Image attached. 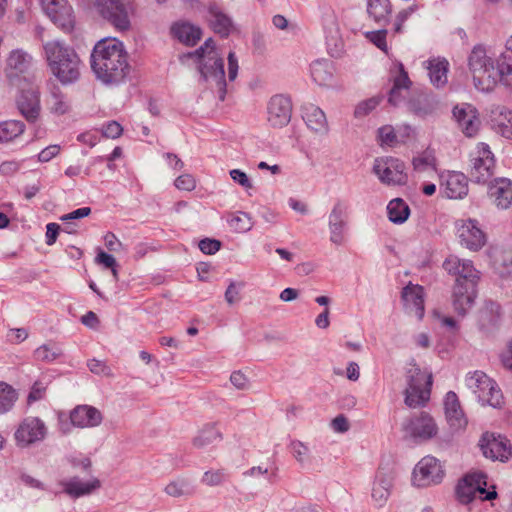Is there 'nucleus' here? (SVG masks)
Listing matches in <instances>:
<instances>
[{
  "label": "nucleus",
  "instance_id": "f257e3e1",
  "mask_svg": "<svg viewBox=\"0 0 512 512\" xmlns=\"http://www.w3.org/2000/svg\"><path fill=\"white\" fill-rule=\"evenodd\" d=\"M91 69L104 84H119L129 73L128 54L116 38H104L96 43L90 56Z\"/></svg>",
  "mask_w": 512,
  "mask_h": 512
},
{
  "label": "nucleus",
  "instance_id": "f03ea898",
  "mask_svg": "<svg viewBox=\"0 0 512 512\" xmlns=\"http://www.w3.org/2000/svg\"><path fill=\"white\" fill-rule=\"evenodd\" d=\"M467 65L478 91L490 92L498 83L512 85V65L497 60L483 45L472 48Z\"/></svg>",
  "mask_w": 512,
  "mask_h": 512
},
{
  "label": "nucleus",
  "instance_id": "7ed1b4c3",
  "mask_svg": "<svg viewBox=\"0 0 512 512\" xmlns=\"http://www.w3.org/2000/svg\"><path fill=\"white\" fill-rule=\"evenodd\" d=\"M184 58L196 59L201 78L217 94L218 99L224 101L227 93L224 61L215 49L212 38L207 39L204 45L194 52L183 55L182 59Z\"/></svg>",
  "mask_w": 512,
  "mask_h": 512
},
{
  "label": "nucleus",
  "instance_id": "20e7f679",
  "mask_svg": "<svg viewBox=\"0 0 512 512\" xmlns=\"http://www.w3.org/2000/svg\"><path fill=\"white\" fill-rule=\"evenodd\" d=\"M44 56L52 74L64 85L80 77L81 61L75 50L59 40L43 44Z\"/></svg>",
  "mask_w": 512,
  "mask_h": 512
},
{
  "label": "nucleus",
  "instance_id": "39448f33",
  "mask_svg": "<svg viewBox=\"0 0 512 512\" xmlns=\"http://www.w3.org/2000/svg\"><path fill=\"white\" fill-rule=\"evenodd\" d=\"M432 374L411 364L406 371L407 387L404 391V403L409 408L424 406L430 399Z\"/></svg>",
  "mask_w": 512,
  "mask_h": 512
},
{
  "label": "nucleus",
  "instance_id": "423d86ee",
  "mask_svg": "<svg viewBox=\"0 0 512 512\" xmlns=\"http://www.w3.org/2000/svg\"><path fill=\"white\" fill-rule=\"evenodd\" d=\"M466 386L476 395L484 405L494 408L502 404V393L497 384L482 371H475L466 377Z\"/></svg>",
  "mask_w": 512,
  "mask_h": 512
},
{
  "label": "nucleus",
  "instance_id": "0eeeda50",
  "mask_svg": "<svg viewBox=\"0 0 512 512\" xmlns=\"http://www.w3.org/2000/svg\"><path fill=\"white\" fill-rule=\"evenodd\" d=\"M403 161L393 157H381L374 161L373 172L385 185H404L408 176Z\"/></svg>",
  "mask_w": 512,
  "mask_h": 512
},
{
  "label": "nucleus",
  "instance_id": "6e6552de",
  "mask_svg": "<svg viewBox=\"0 0 512 512\" xmlns=\"http://www.w3.org/2000/svg\"><path fill=\"white\" fill-rule=\"evenodd\" d=\"M47 433L48 429L43 420L39 417L28 416L18 425L14 438L18 447L26 448L42 442Z\"/></svg>",
  "mask_w": 512,
  "mask_h": 512
},
{
  "label": "nucleus",
  "instance_id": "1a4fd4ad",
  "mask_svg": "<svg viewBox=\"0 0 512 512\" xmlns=\"http://www.w3.org/2000/svg\"><path fill=\"white\" fill-rule=\"evenodd\" d=\"M32 65L31 54L21 48L13 49L5 60L4 76L10 85L19 86Z\"/></svg>",
  "mask_w": 512,
  "mask_h": 512
},
{
  "label": "nucleus",
  "instance_id": "9d476101",
  "mask_svg": "<svg viewBox=\"0 0 512 512\" xmlns=\"http://www.w3.org/2000/svg\"><path fill=\"white\" fill-rule=\"evenodd\" d=\"M444 474L438 459L433 456H425L415 466L412 482L417 487H428L439 484L443 480Z\"/></svg>",
  "mask_w": 512,
  "mask_h": 512
},
{
  "label": "nucleus",
  "instance_id": "9b49d317",
  "mask_svg": "<svg viewBox=\"0 0 512 512\" xmlns=\"http://www.w3.org/2000/svg\"><path fill=\"white\" fill-rule=\"evenodd\" d=\"M478 445L483 456L492 461L506 462L512 457L510 441L500 434L485 432Z\"/></svg>",
  "mask_w": 512,
  "mask_h": 512
},
{
  "label": "nucleus",
  "instance_id": "f8f14e48",
  "mask_svg": "<svg viewBox=\"0 0 512 512\" xmlns=\"http://www.w3.org/2000/svg\"><path fill=\"white\" fill-rule=\"evenodd\" d=\"M471 180L476 183H487L494 174V156L485 143H479L471 159Z\"/></svg>",
  "mask_w": 512,
  "mask_h": 512
},
{
  "label": "nucleus",
  "instance_id": "ddd939ff",
  "mask_svg": "<svg viewBox=\"0 0 512 512\" xmlns=\"http://www.w3.org/2000/svg\"><path fill=\"white\" fill-rule=\"evenodd\" d=\"M97 12L115 29L126 31L131 22L127 7L120 0H95Z\"/></svg>",
  "mask_w": 512,
  "mask_h": 512
},
{
  "label": "nucleus",
  "instance_id": "4468645a",
  "mask_svg": "<svg viewBox=\"0 0 512 512\" xmlns=\"http://www.w3.org/2000/svg\"><path fill=\"white\" fill-rule=\"evenodd\" d=\"M407 436L415 441H427L438 433V426L433 417L427 412L413 415L403 424Z\"/></svg>",
  "mask_w": 512,
  "mask_h": 512
},
{
  "label": "nucleus",
  "instance_id": "2eb2a0df",
  "mask_svg": "<svg viewBox=\"0 0 512 512\" xmlns=\"http://www.w3.org/2000/svg\"><path fill=\"white\" fill-rule=\"evenodd\" d=\"M41 6L51 21L64 31L74 27L75 18L72 6L67 0H40Z\"/></svg>",
  "mask_w": 512,
  "mask_h": 512
},
{
  "label": "nucleus",
  "instance_id": "dca6fc26",
  "mask_svg": "<svg viewBox=\"0 0 512 512\" xmlns=\"http://www.w3.org/2000/svg\"><path fill=\"white\" fill-rule=\"evenodd\" d=\"M457 235L460 244L471 251L480 250L486 243L485 233L479 227L478 222L473 219L459 221Z\"/></svg>",
  "mask_w": 512,
  "mask_h": 512
},
{
  "label": "nucleus",
  "instance_id": "f3484780",
  "mask_svg": "<svg viewBox=\"0 0 512 512\" xmlns=\"http://www.w3.org/2000/svg\"><path fill=\"white\" fill-rule=\"evenodd\" d=\"M443 268L449 274L456 276V283L477 285L479 272L474 268L472 261L463 260L455 255H450L443 263Z\"/></svg>",
  "mask_w": 512,
  "mask_h": 512
},
{
  "label": "nucleus",
  "instance_id": "a211bd4d",
  "mask_svg": "<svg viewBox=\"0 0 512 512\" xmlns=\"http://www.w3.org/2000/svg\"><path fill=\"white\" fill-rule=\"evenodd\" d=\"M486 475L482 472H476L466 475L456 486V497L462 504L470 503L477 493L485 492Z\"/></svg>",
  "mask_w": 512,
  "mask_h": 512
},
{
  "label": "nucleus",
  "instance_id": "6ab92c4d",
  "mask_svg": "<svg viewBox=\"0 0 512 512\" xmlns=\"http://www.w3.org/2000/svg\"><path fill=\"white\" fill-rule=\"evenodd\" d=\"M268 122L271 126L281 128L286 126L292 115L291 100L281 94L271 97L267 106Z\"/></svg>",
  "mask_w": 512,
  "mask_h": 512
},
{
  "label": "nucleus",
  "instance_id": "aec40b11",
  "mask_svg": "<svg viewBox=\"0 0 512 512\" xmlns=\"http://www.w3.org/2000/svg\"><path fill=\"white\" fill-rule=\"evenodd\" d=\"M70 421L77 428H94L103 421L100 410L90 405H77L70 411Z\"/></svg>",
  "mask_w": 512,
  "mask_h": 512
},
{
  "label": "nucleus",
  "instance_id": "412c9836",
  "mask_svg": "<svg viewBox=\"0 0 512 512\" xmlns=\"http://www.w3.org/2000/svg\"><path fill=\"white\" fill-rule=\"evenodd\" d=\"M453 116L467 137H473L479 130L480 120L477 115L476 109L469 104L455 106L453 109Z\"/></svg>",
  "mask_w": 512,
  "mask_h": 512
},
{
  "label": "nucleus",
  "instance_id": "4be33fe9",
  "mask_svg": "<svg viewBox=\"0 0 512 512\" xmlns=\"http://www.w3.org/2000/svg\"><path fill=\"white\" fill-rule=\"evenodd\" d=\"M401 298L407 313L421 320L425 312L423 288L410 283L403 288Z\"/></svg>",
  "mask_w": 512,
  "mask_h": 512
},
{
  "label": "nucleus",
  "instance_id": "5701e85b",
  "mask_svg": "<svg viewBox=\"0 0 512 512\" xmlns=\"http://www.w3.org/2000/svg\"><path fill=\"white\" fill-rule=\"evenodd\" d=\"M476 298V285L468 283H455L453 288L452 303L455 311L464 316L473 306Z\"/></svg>",
  "mask_w": 512,
  "mask_h": 512
},
{
  "label": "nucleus",
  "instance_id": "b1692460",
  "mask_svg": "<svg viewBox=\"0 0 512 512\" xmlns=\"http://www.w3.org/2000/svg\"><path fill=\"white\" fill-rule=\"evenodd\" d=\"M59 485L62 487L65 494L70 498L76 499L89 495L99 489L101 483L97 478L84 482L78 477H72L70 479L61 480Z\"/></svg>",
  "mask_w": 512,
  "mask_h": 512
},
{
  "label": "nucleus",
  "instance_id": "393cba45",
  "mask_svg": "<svg viewBox=\"0 0 512 512\" xmlns=\"http://www.w3.org/2000/svg\"><path fill=\"white\" fill-rule=\"evenodd\" d=\"M444 410L446 419L450 427L453 429H461L467 425V419L455 392L449 391L446 394L444 399Z\"/></svg>",
  "mask_w": 512,
  "mask_h": 512
},
{
  "label": "nucleus",
  "instance_id": "a878e982",
  "mask_svg": "<svg viewBox=\"0 0 512 512\" xmlns=\"http://www.w3.org/2000/svg\"><path fill=\"white\" fill-rule=\"evenodd\" d=\"M17 107L27 121H36L40 114L39 93L33 89L23 90L17 99Z\"/></svg>",
  "mask_w": 512,
  "mask_h": 512
},
{
  "label": "nucleus",
  "instance_id": "bb28decb",
  "mask_svg": "<svg viewBox=\"0 0 512 512\" xmlns=\"http://www.w3.org/2000/svg\"><path fill=\"white\" fill-rule=\"evenodd\" d=\"M324 31L329 54L332 57H339L343 52L344 44L337 19L334 15L325 19Z\"/></svg>",
  "mask_w": 512,
  "mask_h": 512
},
{
  "label": "nucleus",
  "instance_id": "cd10ccee",
  "mask_svg": "<svg viewBox=\"0 0 512 512\" xmlns=\"http://www.w3.org/2000/svg\"><path fill=\"white\" fill-rule=\"evenodd\" d=\"M488 194L497 207L507 209L512 203V181L507 178L495 179L489 186Z\"/></svg>",
  "mask_w": 512,
  "mask_h": 512
},
{
  "label": "nucleus",
  "instance_id": "c85d7f7f",
  "mask_svg": "<svg viewBox=\"0 0 512 512\" xmlns=\"http://www.w3.org/2000/svg\"><path fill=\"white\" fill-rule=\"evenodd\" d=\"M302 118L312 131L321 135L328 133V123L325 113L313 104H307L302 108Z\"/></svg>",
  "mask_w": 512,
  "mask_h": 512
},
{
  "label": "nucleus",
  "instance_id": "c756f323",
  "mask_svg": "<svg viewBox=\"0 0 512 512\" xmlns=\"http://www.w3.org/2000/svg\"><path fill=\"white\" fill-rule=\"evenodd\" d=\"M437 106L438 102L435 97L426 93L414 94L407 102L408 110L418 117L433 114Z\"/></svg>",
  "mask_w": 512,
  "mask_h": 512
},
{
  "label": "nucleus",
  "instance_id": "7c9ffc66",
  "mask_svg": "<svg viewBox=\"0 0 512 512\" xmlns=\"http://www.w3.org/2000/svg\"><path fill=\"white\" fill-rule=\"evenodd\" d=\"M430 82L436 88L444 87L448 82L449 62L442 57L431 58L426 62Z\"/></svg>",
  "mask_w": 512,
  "mask_h": 512
},
{
  "label": "nucleus",
  "instance_id": "2f4dec72",
  "mask_svg": "<svg viewBox=\"0 0 512 512\" xmlns=\"http://www.w3.org/2000/svg\"><path fill=\"white\" fill-rule=\"evenodd\" d=\"M393 476L389 471L380 468L376 474L375 481L372 486L371 496L373 500L382 506L390 495L392 487Z\"/></svg>",
  "mask_w": 512,
  "mask_h": 512
},
{
  "label": "nucleus",
  "instance_id": "473e14b6",
  "mask_svg": "<svg viewBox=\"0 0 512 512\" xmlns=\"http://www.w3.org/2000/svg\"><path fill=\"white\" fill-rule=\"evenodd\" d=\"M468 193V181L461 172H450L444 182V194L450 199H461Z\"/></svg>",
  "mask_w": 512,
  "mask_h": 512
},
{
  "label": "nucleus",
  "instance_id": "72a5a7b5",
  "mask_svg": "<svg viewBox=\"0 0 512 512\" xmlns=\"http://www.w3.org/2000/svg\"><path fill=\"white\" fill-rule=\"evenodd\" d=\"M207 18L214 32L222 37H227L230 34L233 28L232 20L218 6L212 5L209 7Z\"/></svg>",
  "mask_w": 512,
  "mask_h": 512
},
{
  "label": "nucleus",
  "instance_id": "f704fd0d",
  "mask_svg": "<svg viewBox=\"0 0 512 512\" xmlns=\"http://www.w3.org/2000/svg\"><path fill=\"white\" fill-rule=\"evenodd\" d=\"M399 73L393 80V87L390 90L388 101L390 104L396 106L404 99V92H407L412 82L410 81L407 72L404 70L403 65H398Z\"/></svg>",
  "mask_w": 512,
  "mask_h": 512
},
{
  "label": "nucleus",
  "instance_id": "c9c22d12",
  "mask_svg": "<svg viewBox=\"0 0 512 512\" xmlns=\"http://www.w3.org/2000/svg\"><path fill=\"white\" fill-rule=\"evenodd\" d=\"M367 13L370 19L380 25L389 22L392 13V4L390 0H368Z\"/></svg>",
  "mask_w": 512,
  "mask_h": 512
},
{
  "label": "nucleus",
  "instance_id": "e433bc0d",
  "mask_svg": "<svg viewBox=\"0 0 512 512\" xmlns=\"http://www.w3.org/2000/svg\"><path fill=\"white\" fill-rule=\"evenodd\" d=\"M172 34L187 46L195 45L201 38V30L190 23H176L171 28Z\"/></svg>",
  "mask_w": 512,
  "mask_h": 512
},
{
  "label": "nucleus",
  "instance_id": "4c0bfd02",
  "mask_svg": "<svg viewBox=\"0 0 512 512\" xmlns=\"http://www.w3.org/2000/svg\"><path fill=\"white\" fill-rule=\"evenodd\" d=\"M311 76L320 86H329L334 76V66L328 60H316L311 64Z\"/></svg>",
  "mask_w": 512,
  "mask_h": 512
},
{
  "label": "nucleus",
  "instance_id": "58836bf2",
  "mask_svg": "<svg viewBox=\"0 0 512 512\" xmlns=\"http://www.w3.org/2000/svg\"><path fill=\"white\" fill-rule=\"evenodd\" d=\"M413 169L419 174L432 175L437 172V160L432 149L417 154L412 161Z\"/></svg>",
  "mask_w": 512,
  "mask_h": 512
},
{
  "label": "nucleus",
  "instance_id": "ea45409f",
  "mask_svg": "<svg viewBox=\"0 0 512 512\" xmlns=\"http://www.w3.org/2000/svg\"><path fill=\"white\" fill-rule=\"evenodd\" d=\"M387 214L391 222L395 224H402L408 219L410 215V208L403 199L395 198L388 203Z\"/></svg>",
  "mask_w": 512,
  "mask_h": 512
},
{
  "label": "nucleus",
  "instance_id": "a19ab883",
  "mask_svg": "<svg viewBox=\"0 0 512 512\" xmlns=\"http://www.w3.org/2000/svg\"><path fill=\"white\" fill-rule=\"evenodd\" d=\"M221 440L222 434L217 429L216 424H208L204 426L198 435L193 439V445L196 448H203Z\"/></svg>",
  "mask_w": 512,
  "mask_h": 512
},
{
  "label": "nucleus",
  "instance_id": "79ce46f5",
  "mask_svg": "<svg viewBox=\"0 0 512 512\" xmlns=\"http://www.w3.org/2000/svg\"><path fill=\"white\" fill-rule=\"evenodd\" d=\"M493 122L505 138H512V110L505 107L497 108L493 111Z\"/></svg>",
  "mask_w": 512,
  "mask_h": 512
},
{
  "label": "nucleus",
  "instance_id": "37998d69",
  "mask_svg": "<svg viewBox=\"0 0 512 512\" xmlns=\"http://www.w3.org/2000/svg\"><path fill=\"white\" fill-rule=\"evenodd\" d=\"M48 106L51 113L56 115L66 114L70 110V104L67 100L65 94L59 89V87H54L51 90Z\"/></svg>",
  "mask_w": 512,
  "mask_h": 512
},
{
  "label": "nucleus",
  "instance_id": "c03bdc74",
  "mask_svg": "<svg viewBox=\"0 0 512 512\" xmlns=\"http://www.w3.org/2000/svg\"><path fill=\"white\" fill-rule=\"evenodd\" d=\"M25 130L23 122L8 120L0 123V143H6L20 136Z\"/></svg>",
  "mask_w": 512,
  "mask_h": 512
},
{
  "label": "nucleus",
  "instance_id": "a18cd8bd",
  "mask_svg": "<svg viewBox=\"0 0 512 512\" xmlns=\"http://www.w3.org/2000/svg\"><path fill=\"white\" fill-rule=\"evenodd\" d=\"M63 351L61 347L54 342L45 343L34 351V357L41 362L50 363L61 357Z\"/></svg>",
  "mask_w": 512,
  "mask_h": 512
},
{
  "label": "nucleus",
  "instance_id": "49530a36",
  "mask_svg": "<svg viewBox=\"0 0 512 512\" xmlns=\"http://www.w3.org/2000/svg\"><path fill=\"white\" fill-rule=\"evenodd\" d=\"M499 317L500 306L493 301L485 302L484 306L479 311V321L482 327L495 325Z\"/></svg>",
  "mask_w": 512,
  "mask_h": 512
},
{
  "label": "nucleus",
  "instance_id": "de8ad7c7",
  "mask_svg": "<svg viewBox=\"0 0 512 512\" xmlns=\"http://www.w3.org/2000/svg\"><path fill=\"white\" fill-rule=\"evenodd\" d=\"M17 399V391L11 385L0 382V414L9 412Z\"/></svg>",
  "mask_w": 512,
  "mask_h": 512
},
{
  "label": "nucleus",
  "instance_id": "09e8293b",
  "mask_svg": "<svg viewBox=\"0 0 512 512\" xmlns=\"http://www.w3.org/2000/svg\"><path fill=\"white\" fill-rule=\"evenodd\" d=\"M228 223L238 233L248 232L254 225L250 214L243 211L232 213L228 219Z\"/></svg>",
  "mask_w": 512,
  "mask_h": 512
},
{
  "label": "nucleus",
  "instance_id": "8fccbe9b",
  "mask_svg": "<svg viewBox=\"0 0 512 512\" xmlns=\"http://www.w3.org/2000/svg\"><path fill=\"white\" fill-rule=\"evenodd\" d=\"M229 478L226 469H210L204 472L201 477V483L207 487H217L223 485Z\"/></svg>",
  "mask_w": 512,
  "mask_h": 512
},
{
  "label": "nucleus",
  "instance_id": "3c124183",
  "mask_svg": "<svg viewBox=\"0 0 512 512\" xmlns=\"http://www.w3.org/2000/svg\"><path fill=\"white\" fill-rule=\"evenodd\" d=\"M348 205L338 200L333 205L328 216V227L348 221Z\"/></svg>",
  "mask_w": 512,
  "mask_h": 512
},
{
  "label": "nucleus",
  "instance_id": "603ef678",
  "mask_svg": "<svg viewBox=\"0 0 512 512\" xmlns=\"http://www.w3.org/2000/svg\"><path fill=\"white\" fill-rule=\"evenodd\" d=\"M164 492L174 498L189 495L188 481L184 478L173 479L165 486Z\"/></svg>",
  "mask_w": 512,
  "mask_h": 512
},
{
  "label": "nucleus",
  "instance_id": "864d4df0",
  "mask_svg": "<svg viewBox=\"0 0 512 512\" xmlns=\"http://www.w3.org/2000/svg\"><path fill=\"white\" fill-rule=\"evenodd\" d=\"M290 449L293 457L299 464L303 465L309 460L310 449L305 443L293 440L290 443Z\"/></svg>",
  "mask_w": 512,
  "mask_h": 512
},
{
  "label": "nucleus",
  "instance_id": "5fc2aeb1",
  "mask_svg": "<svg viewBox=\"0 0 512 512\" xmlns=\"http://www.w3.org/2000/svg\"><path fill=\"white\" fill-rule=\"evenodd\" d=\"M330 234V241L335 245H343L346 242V235L348 231V221L341 224H336L328 227Z\"/></svg>",
  "mask_w": 512,
  "mask_h": 512
},
{
  "label": "nucleus",
  "instance_id": "6e6d98bb",
  "mask_svg": "<svg viewBox=\"0 0 512 512\" xmlns=\"http://www.w3.org/2000/svg\"><path fill=\"white\" fill-rule=\"evenodd\" d=\"M87 367L91 373L103 376V377H113L112 369L106 364L105 361L93 358L88 360Z\"/></svg>",
  "mask_w": 512,
  "mask_h": 512
},
{
  "label": "nucleus",
  "instance_id": "4d7b16f0",
  "mask_svg": "<svg viewBox=\"0 0 512 512\" xmlns=\"http://www.w3.org/2000/svg\"><path fill=\"white\" fill-rule=\"evenodd\" d=\"M365 37L373 43L377 48L383 52H387L388 46L386 42L387 30L380 29L377 31H368L365 33Z\"/></svg>",
  "mask_w": 512,
  "mask_h": 512
},
{
  "label": "nucleus",
  "instance_id": "13d9d810",
  "mask_svg": "<svg viewBox=\"0 0 512 512\" xmlns=\"http://www.w3.org/2000/svg\"><path fill=\"white\" fill-rule=\"evenodd\" d=\"M379 105L378 98H370L360 102L354 111V115L357 118L364 117L369 114L372 110H374Z\"/></svg>",
  "mask_w": 512,
  "mask_h": 512
},
{
  "label": "nucleus",
  "instance_id": "bf43d9fd",
  "mask_svg": "<svg viewBox=\"0 0 512 512\" xmlns=\"http://www.w3.org/2000/svg\"><path fill=\"white\" fill-rule=\"evenodd\" d=\"M418 9V6L413 4L403 10H401L397 15H396V18H395V22H394V32L395 33H400L402 32V28H403V24L405 23V21L412 15L414 14Z\"/></svg>",
  "mask_w": 512,
  "mask_h": 512
},
{
  "label": "nucleus",
  "instance_id": "052dcab7",
  "mask_svg": "<svg viewBox=\"0 0 512 512\" xmlns=\"http://www.w3.org/2000/svg\"><path fill=\"white\" fill-rule=\"evenodd\" d=\"M199 249L207 255H213L219 251L221 242L216 239L205 238L199 242Z\"/></svg>",
  "mask_w": 512,
  "mask_h": 512
},
{
  "label": "nucleus",
  "instance_id": "680f3d73",
  "mask_svg": "<svg viewBox=\"0 0 512 512\" xmlns=\"http://www.w3.org/2000/svg\"><path fill=\"white\" fill-rule=\"evenodd\" d=\"M175 186L179 190L192 191L196 187V181L190 174H183L176 178Z\"/></svg>",
  "mask_w": 512,
  "mask_h": 512
},
{
  "label": "nucleus",
  "instance_id": "e2e57ef3",
  "mask_svg": "<svg viewBox=\"0 0 512 512\" xmlns=\"http://www.w3.org/2000/svg\"><path fill=\"white\" fill-rule=\"evenodd\" d=\"M123 132L122 126L116 121H110L105 124L102 128V134L106 138L115 139L118 138Z\"/></svg>",
  "mask_w": 512,
  "mask_h": 512
},
{
  "label": "nucleus",
  "instance_id": "0e129e2a",
  "mask_svg": "<svg viewBox=\"0 0 512 512\" xmlns=\"http://www.w3.org/2000/svg\"><path fill=\"white\" fill-rule=\"evenodd\" d=\"M46 387L41 382H35L28 394L27 403H32L41 400L45 395Z\"/></svg>",
  "mask_w": 512,
  "mask_h": 512
},
{
  "label": "nucleus",
  "instance_id": "69168bd1",
  "mask_svg": "<svg viewBox=\"0 0 512 512\" xmlns=\"http://www.w3.org/2000/svg\"><path fill=\"white\" fill-rule=\"evenodd\" d=\"M230 177L234 182L238 183L240 186L250 189L252 188V183L249 180L247 174L240 169H232L230 172Z\"/></svg>",
  "mask_w": 512,
  "mask_h": 512
},
{
  "label": "nucleus",
  "instance_id": "338daca9",
  "mask_svg": "<svg viewBox=\"0 0 512 512\" xmlns=\"http://www.w3.org/2000/svg\"><path fill=\"white\" fill-rule=\"evenodd\" d=\"M91 214V208L90 207H81L78 208L70 213L64 214L60 217V220L63 222L73 221L77 219H82L84 217H87Z\"/></svg>",
  "mask_w": 512,
  "mask_h": 512
},
{
  "label": "nucleus",
  "instance_id": "774afa93",
  "mask_svg": "<svg viewBox=\"0 0 512 512\" xmlns=\"http://www.w3.org/2000/svg\"><path fill=\"white\" fill-rule=\"evenodd\" d=\"M60 152V146L57 144L49 145L46 148H44L39 154H38V160L40 162H48L55 156H57Z\"/></svg>",
  "mask_w": 512,
  "mask_h": 512
}]
</instances>
